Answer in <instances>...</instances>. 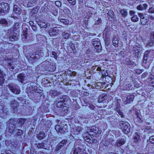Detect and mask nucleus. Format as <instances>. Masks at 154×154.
<instances>
[{"label": "nucleus", "instance_id": "f257e3e1", "mask_svg": "<svg viewBox=\"0 0 154 154\" xmlns=\"http://www.w3.org/2000/svg\"><path fill=\"white\" fill-rule=\"evenodd\" d=\"M69 97L66 95H61L57 97L56 101V106L57 107L61 108L63 106V103L66 104L68 101Z\"/></svg>", "mask_w": 154, "mask_h": 154}, {"label": "nucleus", "instance_id": "f03ea898", "mask_svg": "<svg viewBox=\"0 0 154 154\" xmlns=\"http://www.w3.org/2000/svg\"><path fill=\"white\" fill-rule=\"evenodd\" d=\"M119 124L122 131L125 134L128 133L130 131V126L129 123L127 122L121 121Z\"/></svg>", "mask_w": 154, "mask_h": 154}, {"label": "nucleus", "instance_id": "7ed1b4c3", "mask_svg": "<svg viewBox=\"0 0 154 154\" xmlns=\"http://www.w3.org/2000/svg\"><path fill=\"white\" fill-rule=\"evenodd\" d=\"M98 125H95L91 127H87V132L90 135H93L94 134L90 133H94L96 134H100L101 133V129L99 128Z\"/></svg>", "mask_w": 154, "mask_h": 154}, {"label": "nucleus", "instance_id": "20e7f679", "mask_svg": "<svg viewBox=\"0 0 154 154\" xmlns=\"http://www.w3.org/2000/svg\"><path fill=\"white\" fill-rule=\"evenodd\" d=\"M9 6L7 3L2 2L0 4V14H6L9 10Z\"/></svg>", "mask_w": 154, "mask_h": 154}, {"label": "nucleus", "instance_id": "39448f33", "mask_svg": "<svg viewBox=\"0 0 154 154\" xmlns=\"http://www.w3.org/2000/svg\"><path fill=\"white\" fill-rule=\"evenodd\" d=\"M16 121L15 119H11L8 123L9 124L8 128L9 132L11 133L15 131V127L16 125Z\"/></svg>", "mask_w": 154, "mask_h": 154}, {"label": "nucleus", "instance_id": "423d86ee", "mask_svg": "<svg viewBox=\"0 0 154 154\" xmlns=\"http://www.w3.org/2000/svg\"><path fill=\"white\" fill-rule=\"evenodd\" d=\"M140 18L141 23L142 25H146L149 21V17L147 14H143L141 13L138 14Z\"/></svg>", "mask_w": 154, "mask_h": 154}, {"label": "nucleus", "instance_id": "0eeeda50", "mask_svg": "<svg viewBox=\"0 0 154 154\" xmlns=\"http://www.w3.org/2000/svg\"><path fill=\"white\" fill-rule=\"evenodd\" d=\"M134 97V95L133 94H129L128 95H126L125 94H124L122 97V99L124 102L127 103L133 101Z\"/></svg>", "mask_w": 154, "mask_h": 154}, {"label": "nucleus", "instance_id": "6e6552de", "mask_svg": "<svg viewBox=\"0 0 154 154\" xmlns=\"http://www.w3.org/2000/svg\"><path fill=\"white\" fill-rule=\"evenodd\" d=\"M67 127L66 124L65 125H56L55 126V129L56 131L61 133H64L66 130Z\"/></svg>", "mask_w": 154, "mask_h": 154}, {"label": "nucleus", "instance_id": "1a4fd4ad", "mask_svg": "<svg viewBox=\"0 0 154 154\" xmlns=\"http://www.w3.org/2000/svg\"><path fill=\"white\" fill-rule=\"evenodd\" d=\"M143 50L142 46L138 43H136L133 49V52L135 54H137L138 55L139 54H141L140 52Z\"/></svg>", "mask_w": 154, "mask_h": 154}, {"label": "nucleus", "instance_id": "9d476101", "mask_svg": "<svg viewBox=\"0 0 154 154\" xmlns=\"http://www.w3.org/2000/svg\"><path fill=\"white\" fill-rule=\"evenodd\" d=\"M98 39H97V40L96 39H95L94 41L93 42V45L94 47L95 48L96 50V51L99 52L101 51V46L100 42L99 41H97Z\"/></svg>", "mask_w": 154, "mask_h": 154}, {"label": "nucleus", "instance_id": "9b49d317", "mask_svg": "<svg viewBox=\"0 0 154 154\" xmlns=\"http://www.w3.org/2000/svg\"><path fill=\"white\" fill-rule=\"evenodd\" d=\"M38 86V85L36 83L32 82L28 85L27 90L31 93H32V91L35 89Z\"/></svg>", "mask_w": 154, "mask_h": 154}, {"label": "nucleus", "instance_id": "f8f14e48", "mask_svg": "<svg viewBox=\"0 0 154 154\" xmlns=\"http://www.w3.org/2000/svg\"><path fill=\"white\" fill-rule=\"evenodd\" d=\"M10 90L13 93L15 94H19L20 93V91L19 88L14 87L13 85H9L8 86Z\"/></svg>", "mask_w": 154, "mask_h": 154}, {"label": "nucleus", "instance_id": "ddd939ff", "mask_svg": "<svg viewBox=\"0 0 154 154\" xmlns=\"http://www.w3.org/2000/svg\"><path fill=\"white\" fill-rule=\"evenodd\" d=\"M120 100L117 99V103L116 109L119 114L121 116V117L124 118V116L123 115L122 112V111L121 110V108L119 104Z\"/></svg>", "mask_w": 154, "mask_h": 154}, {"label": "nucleus", "instance_id": "4468645a", "mask_svg": "<svg viewBox=\"0 0 154 154\" xmlns=\"http://www.w3.org/2000/svg\"><path fill=\"white\" fill-rule=\"evenodd\" d=\"M46 65H47V66H46L45 67L44 69L45 70H48L50 72H53L56 69L55 65L51 64L50 65L49 64L48 65L47 64H46ZM45 65H46V64Z\"/></svg>", "mask_w": 154, "mask_h": 154}, {"label": "nucleus", "instance_id": "2eb2a0df", "mask_svg": "<svg viewBox=\"0 0 154 154\" xmlns=\"http://www.w3.org/2000/svg\"><path fill=\"white\" fill-rule=\"evenodd\" d=\"M84 150H83L80 148H78L77 149H74L73 151L71 152L70 154H84V153H85L84 152Z\"/></svg>", "mask_w": 154, "mask_h": 154}, {"label": "nucleus", "instance_id": "dca6fc26", "mask_svg": "<svg viewBox=\"0 0 154 154\" xmlns=\"http://www.w3.org/2000/svg\"><path fill=\"white\" fill-rule=\"evenodd\" d=\"M125 140L122 138L117 140L116 143V145L118 147H120L124 145L125 143Z\"/></svg>", "mask_w": 154, "mask_h": 154}, {"label": "nucleus", "instance_id": "f3484780", "mask_svg": "<svg viewBox=\"0 0 154 154\" xmlns=\"http://www.w3.org/2000/svg\"><path fill=\"white\" fill-rule=\"evenodd\" d=\"M152 72H151L150 77L147 79V82L149 84L152 86H154V75H152Z\"/></svg>", "mask_w": 154, "mask_h": 154}, {"label": "nucleus", "instance_id": "a211bd4d", "mask_svg": "<svg viewBox=\"0 0 154 154\" xmlns=\"http://www.w3.org/2000/svg\"><path fill=\"white\" fill-rule=\"evenodd\" d=\"M17 34L16 33L13 32L9 35V40L11 41L17 40L18 39Z\"/></svg>", "mask_w": 154, "mask_h": 154}, {"label": "nucleus", "instance_id": "6ab92c4d", "mask_svg": "<svg viewBox=\"0 0 154 154\" xmlns=\"http://www.w3.org/2000/svg\"><path fill=\"white\" fill-rule=\"evenodd\" d=\"M13 11V12L18 15L20 14L21 13V9L16 5H14Z\"/></svg>", "mask_w": 154, "mask_h": 154}, {"label": "nucleus", "instance_id": "aec40b11", "mask_svg": "<svg viewBox=\"0 0 154 154\" xmlns=\"http://www.w3.org/2000/svg\"><path fill=\"white\" fill-rule=\"evenodd\" d=\"M45 136V134L43 131H40L39 134L36 135L37 138L39 140H41L44 138Z\"/></svg>", "mask_w": 154, "mask_h": 154}, {"label": "nucleus", "instance_id": "412c9836", "mask_svg": "<svg viewBox=\"0 0 154 154\" xmlns=\"http://www.w3.org/2000/svg\"><path fill=\"white\" fill-rule=\"evenodd\" d=\"M26 77L25 75L23 73L20 74L17 77L18 80L21 83L23 82L24 79Z\"/></svg>", "mask_w": 154, "mask_h": 154}, {"label": "nucleus", "instance_id": "4be33fe9", "mask_svg": "<svg viewBox=\"0 0 154 154\" xmlns=\"http://www.w3.org/2000/svg\"><path fill=\"white\" fill-rule=\"evenodd\" d=\"M148 7V5L144 3L143 5H140L137 7V9L138 10L142 11L146 9Z\"/></svg>", "mask_w": 154, "mask_h": 154}, {"label": "nucleus", "instance_id": "5701e85b", "mask_svg": "<svg viewBox=\"0 0 154 154\" xmlns=\"http://www.w3.org/2000/svg\"><path fill=\"white\" fill-rule=\"evenodd\" d=\"M133 138L135 143H137L138 142L140 139V137L137 133L136 132L134 134Z\"/></svg>", "mask_w": 154, "mask_h": 154}, {"label": "nucleus", "instance_id": "b1692460", "mask_svg": "<svg viewBox=\"0 0 154 154\" xmlns=\"http://www.w3.org/2000/svg\"><path fill=\"white\" fill-rule=\"evenodd\" d=\"M16 121V125L17 124H19V126L21 125H23L25 122L26 121V119H15Z\"/></svg>", "mask_w": 154, "mask_h": 154}, {"label": "nucleus", "instance_id": "393cba45", "mask_svg": "<svg viewBox=\"0 0 154 154\" xmlns=\"http://www.w3.org/2000/svg\"><path fill=\"white\" fill-rule=\"evenodd\" d=\"M64 147V143L62 142H60L57 145L55 150L56 152L60 151Z\"/></svg>", "mask_w": 154, "mask_h": 154}, {"label": "nucleus", "instance_id": "a878e982", "mask_svg": "<svg viewBox=\"0 0 154 154\" xmlns=\"http://www.w3.org/2000/svg\"><path fill=\"white\" fill-rule=\"evenodd\" d=\"M58 19L61 23L65 25H68L69 23V20L65 18L64 19L63 18H61L60 17H59Z\"/></svg>", "mask_w": 154, "mask_h": 154}, {"label": "nucleus", "instance_id": "bb28decb", "mask_svg": "<svg viewBox=\"0 0 154 154\" xmlns=\"http://www.w3.org/2000/svg\"><path fill=\"white\" fill-rule=\"evenodd\" d=\"M36 54L33 57L34 59H38V58H40L41 57H42L43 56V54L41 50L40 51L37 52Z\"/></svg>", "mask_w": 154, "mask_h": 154}, {"label": "nucleus", "instance_id": "cd10ccee", "mask_svg": "<svg viewBox=\"0 0 154 154\" xmlns=\"http://www.w3.org/2000/svg\"><path fill=\"white\" fill-rule=\"evenodd\" d=\"M94 87L97 89H100L103 87V83L98 82L94 85Z\"/></svg>", "mask_w": 154, "mask_h": 154}, {"label": "nucleus", "instance_id": "c85d7f7f", "mask_svg": "<svg viewBox=\"0 0 154 154\" xmlns=\"http://www.w3.org/2000/svg\"><path fill=\"white\" fill-rule=\"evenodd\" d=\"M83 130V128L80 126H77L74 129V131L75 134H77L79 133Z\"/></svg>", "mask_w": 154, "mask_h": 154}, {"label": "nucleus", "instance_id": "c756f323", "mask_svg": "<svg viewBox=\"0 0 154 154\" xmlns=\"http://www.w3.org/2000/svg\"><path fill=\"white\" fill-rule=\"evenodd\" d=\"M120 12L122 16L123 17H125L128 15V12L126 9H121Z\"/></svg>", "mask_w": 154, "mask_h": 154}, {"label": "nucleus", "instance_id": "7c9ffc66", "mask_svg": "<svg viewBox=\"0 0 154 154\" xmlns=\"http://www.w3.org/2000/svg\"><path fill=\"white\" fill-rule=\"evenodd\" d=\"M37 3V1L36 0H31L28 3L27 5V7H32Z\"/></svg>", "mask_w": 154, "mask_h": 154}, {"label": "nucleus", "instance_id": "2f4dec72", "mask_svg": "<svg viewBox=\"0 0 154 154\" xmlns=\"http://www.w3.org/2000/svg\"><path fill=\"white\" fill-rule=\"evenodd\" d=\"M99 73H101V75H102L101 79L102 78H103L107 76L108 75V73L106 71H104L103 70H101L100 72H99ZM102 80V79H101ZM103 79H102L103 80Z\"/></svg>", "mask_w": 154, "mask_h": 154}, {"label": "nucleus", "instance_id": "473e14b6", "mask_svg": "<svg viewBox=\"0 0 154 154\" xmlns=\"http://www.w3.org/2000/svg\"><path fill=\"white\" fill-rule=\"evenodd\" d=\"M11 103H12L11 106L14 109L17 108V106L18 105V103L15 100L12 101Z\"/></svg>", "mask_w": 154, "mask_h": 154}, {"label": "nucleus", "instance_id": "72a5a7b5", "mask_svg": "<svg viewBox=\"0 0 154 154\" xmlns=\"http://www.w3.org/2000/svg\"><path fill=\"white\" fill-rule=\"evenodd\" d=\"M66 74L69 75L71 76H75L76 75V73L75 72H72L70 70H68L67 72H66Z\"/></svg>", "mask_w": 154, "mask_h": 154}, {"label": "nucleus", "instance_id": "f704fd0d", "mask_svg": "<svg viewBox=\"0 0 154 154\" xmlns=\"http://www.w3.org/2000/svg\"><path fill=\"white\" fill-rule=\"evenodd\" d=\"M42 91L40 89L38 86L35 89L32 91V93H37L39 94L42 93Z\"/></svg>", "mask_w": 154, "mask_h": 154}, {"label": "nucleus", "instance_id": "c9c22d12", "mask_svg": "<svg viewBox=\"0 0 154 154\" xmlns=\"http://www.w3.org/2000/svg\"><path fill=\"white\" fill-rule=\"evenodd\" d=\"M62 35L63 36V38L65 39L68 38L69 36V34L66 32H62Z\"/></svg>", "mask_w": 154, "mask_h": 154}, {"label": "nucleus", "instance_id": "e433bc0d", "mask_svg": "<svg viewBox=\"0 0 154 154\" xmlns=\"http://www.w3.org/2000/svg\"><path fill=\"white\" fill-rule=\"evenodd\" d=\"M95 21V23L96 24H99L101 22H102V20L101 18L98 17H95L94 19Z\"/></svg>", "mask_w": 154, "mask_h": 154}, {"label": "nucleus", "instance_id": "4c0bfd02", "mask_svg": "<svg viewBox=\"0 0 154 154\" xmlns=\"http://www.w3.org/2000/svg\"><path fill=\"white\" fill-rule=\"evenodd\" d=\"M131 20L133 22H137L139 20V18L137 15H134L131 18Z\"/></svg>", "mask_w": 154, "mask_h": 154}, {"label": "nucleus", "instance_id": "58836bf2", "mask_svg": "<svg viewBox=\"0 0 154 154\" xmlns=\"http://www.w3.org/2000/svg\"><path fill=\"white\" fill-rule=\"evenodd\" d=\"M50 93L54 96H57L58 94V93L55 90H51Z\"/></svg>", "mask_w": 154, "mask_h": 154}, {"label": "nucleus", "instance_id": "ea45409f", "mask_svg": "<svg viewBox=\"0 0 154 154\" xmlns=\"http://www.w3.org/2000/svg\"><path fill=\"white\" fill-rule=\"evenodd\" d=\"M19 22H17L14 23L13 29L15 30L19 28Z\"/></svg>", "mask_w": 154, "mask_h": 154}, {"label": "nucleus", "instance_id": "a19ab883", "mask_svg": "<svg viewBox=\"0 0 154 154\" xmlns=\"http://www.w3.org/2000/svg\"><path fill=\"white\" fill-rule=\"evenodd\" d=\"M125 88H126V89L128 91L132 90L133 88L132 84L130 83L126 85Z\"/></svg>", "mask_w": 154, "mask_h": 154}, {"label": "nucleus", "instance_id": "79ce46f5", "mask_svg": "<svg viewBox=\"0 0 154 154\" xmlns=\"http://www.w3.org/2000/svg\"><path fill=\"white\" fill-rule=\"evenodd\" d=\"M0 23L5 25L7 24V22L6 19L4 18H2L0 20Z\"/></svg>", "mask_w": 154, "mask_h": 154}, {"label": "nucleus", "instance_id": "37998d69", "mask_svg": "<svg viewBox=\"0 0 154 154\" xmlns=\"http://www.w3.org/2000/svg\"><path fill=\"white\" fill-rule=\"evenodd\" d=\"M37 146L38 148L46 149L45 148L44 143H38Z\"/></svg>", "mask_w": 154, "mask_h": 154}, {"label": "nucleus", "instance_id": "c03bdc74", "mask_svg": "<svg viewBox=\"0 0 154 154\" xmlns=\"http://www.w3.org/2000/svg\"><path fill=\"white\" fill-rule=\"evenodd\" d=\"M100 146L99 149H100L101 150V148L103 149H105L107 147V145L104 144L103 143H101L100 144Z\"/></svg>", "mask_w": 154, "mask_h": 154}, {"label": "nucleus", "instance_id": "a18cd8bd", "mask_svg": "<svg viewBox=\"0 0 154 154\" xmlns=\"http://www.w3.org/2000/svg\"><path fill=\"white\" fill-rule=\"evenodd\" d=\"M113 12L111 10H109L108 13V16L111 18H112L114 15Z\"/></svg>", "mask_w": 154, "mask_h": 154}, {"label": "nucleus", "instance_id": "49530a36", "mask_svg": "<svg viewBox=\"0 0 154 154\" xmlns=\"http://www.w3.org/2000/svg\"><path fill=\"white\" fill-rule=\"evenodd\" d=\"M5 79L4 78V76H0V85L2 86L4 83Z\"/></svg>", "mask_w": 154, "mask_h": 154}, {"label": "nucleus", "instance_id": "de8ad7c7", "mask_svg": "<svg viewBox=\"0 0 154 154\" xmlns=\"http://www.w3.org/2000/svg\"><path fill=\"white\" fill-rule=\"evenodd\" d=\"M71 48L72 49L73 52L75 53V45L72 43L69 44Z\"/></svg>", "mask_w": 154, "mask_h": 154}, {"label": "nucleus", "instance_id": "09e8293b", "mask_svg": "<svg viewBox=\"0 0 154 154\" xmlns=\"http://www.w3.org/2000/svg\"><path fill=\"white\" fill-rule=\"evenodd\" d=\"M40 26L41 27L44 28H47V24L46 23V22H40Z\"/></svg>", "mask_w": 154, "mask_h": 154}, {"label": "nucleus", "instance_id": "8fccbe9b", "mask_svg": "<svg viewBox=\"0 0 154 154\" xmlns=\"http://www.w3.org/2000/svg\"><path fill=\"white\" fill-rule=\"evenodd\" d=\"M149 141L151 143L154 144V135L152 136L149 137Z\"/></svg>", "mask_w": 154, "mask_h": 154}, {"label": "nucleus", "instance_id": "3c124183", "mask_svg": "<svg viewBox=\"0 0 154 154\" xmlns=\"http://www.w3.org/2000/svg\"><path fill=\"white\" fill-rule=\"evenodd\" d=\"M16 134L17 135L21 136L23 134V131L21 130L17 129L16 131Z\"/></svg>", "mask_w": 154, "mask_h": 154}, {"label": "nucleus", "instance_id": "603ef678", "mask_svg": "<svg viewBox=\"0 0 154 154\" xmlns=\"http://www.w3.org/2000/svg\"><path fill=\"white\" fill-rule=\"evenodd\" d=\"M84 140L86 142H88L89 143H91L92 141V140L90 139V138L86 137L84 138Z\"/></svg>", "mask_w": 154, "mask_h": 154}, {"label": "nucleus", "instance_id": "864d4df0", "mask_svg": "<svg viewBox=\"0 0 154 154\" xmlns=\"http://www.w3.org/2000/svg\"><path fill=\"white\" fill-rule=\"evenodd\" d=\"M72 5H74L76 3V0H66Z\"/></svg>", "mask_w": 154, "mask_h": 154}, {"label": "nucleus", "instance_id": "5fc2aeb1", "mask_svg": "<svg viewBox=\"0 0 154 154\" xmlns=\"http://www.w3.org/2000/svg\"><path fill=\"white\" fill-rule=\"evenodd\" d=\"M106 96L104 95L103 96H102V97H100L99 100V101L102 102L105 100V99H106Z\"/></svg>", "mask_w": 154, "mask_h": 154}, {"label": "nucleus", "instance_id": "6e6d98bb", "mask_svg": "<svg viewBox=\"0 0 154 154\" xmlns=\"http://www.w3.org/2000/svg\"><path fill=\"white\" fill-rule=\"evenodd\" d=\"M51 54L52 57H53L56 60L57 57V53L54 51H52Z\"/></svg>", "mask_w": 154, "mask_h": 154}, {"label": "nucleus", "instance_id": "4d7b16f0", "mask_svg": "<svg viewBox=\"0 0 154 154\" xmlns=\"http://www.w3.org/2000/svg\"><path fill=\"white\" fill-rule=\"evenodd\" d=\"M62 111H64V112H63V113H65L68 111V108L66 106H63L62 108Z\"/></svg>", "mask_w": 154, "mask_h": 154}, {"label": "nucleus", "instance_id": "13d9d810", "mask_svg": "<svg viewBox=\"0 0 154 154\" xmlns=\"http://www.w3.org/2000/svg\"><path fill=\"white\" fill-rule=\"evenodd\" d=\"M146 53H148V51H146L145 52V53L144 54V57H143V62H144L145 61V62H146V58H147V56H148V55H147V54H146Z\"/></svg>", "mask_w": 154, "mask_h": 154}, {"label": "nucleus", "instance_id": "bf43d9fd", "mask_svg": "<svg viewBox=\"0 0 154 154\" xmlns=\"http://www.w3.org/2000/svg\"><path fill=\"white\" fill-rule=\"evenodd\" d=\"M113 45L115 47H117L118 46V44L119 43V41H112Z\"/></svg>", "mask_w": 154, "mask_h": 154}, {"label": "nucleus", "instance_id": "052dcab7", "mask_svg": "<svg viewBox=\"0 0 154 154\" xmlns=\"http://www.w3.org/2000/svg\"><path fill=\"white\" fill-rule=\"evenodd\" d=\"M142 72V70L137 69L135 70V73L137 74H140Z\"/></svg>", "mask_w": 154, "mask_h": 154}, {"label": "nucleus", "instance_id": "680f3d73", "mask_svg": "<svg viewBox=\"0 0 154 154\" xmlns=\"http://www.w3.org/2000/svg\"><path fill=\"white\" fill-rule=\"evenodd\" d=\"M150 39H151V41H154V32L151 33Z\"/></svg>", "mask_w": 154, "mask_h": 154}, {"label": "nucleus", "instance_id": "e2e57ef3", "mask_svg": "<svg viewBox=\"0 0 154 154\" xmlns=\"http://www.w3.org/2000/svg\"><path fill=\"white\" fill-rule=\"evenodd\" d=\"M23 35L24 36L25 39H26L27 36V31H25L23 32Z\"/></svg>", "mask_w": 154, "mask_h": 154}, {"label": "nucleus", "instance_id": "0e129e2a", "mask_svg": "<svg viewBox=\"0 0 154 154\" xmlns=\"http://www.w3.org/2000/svg\"><path fill=\"white\" fill-rule=\"evenodd\" d=\"M154 41H149L147 44V46H152L153 45Z\"/></svg>", "mask_w": 154, "mask_h": 154}, {"label": "nucleus", "instance_id": "69168bd1", "mask_svg": "<svg viewBox=\"0 0 154 154\" xmlns=\"http://www.w3.org/2000/svg\"><path fill=\"white\" fill-rule=\"evenodd\" d=\"M118 41V36L115 35H114L113 37V39L112 41Z\"/></svg>", "mask_w": 154, "mask_h": 154}, {"label": "nucleus", "instance_id": "338daca9", "mask_svg": "<svg viewBox=\"0 0 154 154\" xmlns=\"http://www.w3.org/2000/svg\"><path fill=\"white\" fill-rule=\"evenodd\" d=\"M150 13H154V8L151 7L149 8L148 11Z\"/></svg>", "mask_w": 154, "mask_h": 154}, {"label": "nucleus", "instance_id": "774afa93", "mask_svg": "<svg viewBox=\"0 0 154 154\" xmlns=\"http://www.w3.org/2000/svg\"><path fill=\"white\" fill-rule=\"evenodd\" d=\"M134 86L137 88H138L139 86V84L138 83H137L136 82L134 83Z\"/></svg>", "mask_w": 154, "mask_h": 154}]
</instances>
